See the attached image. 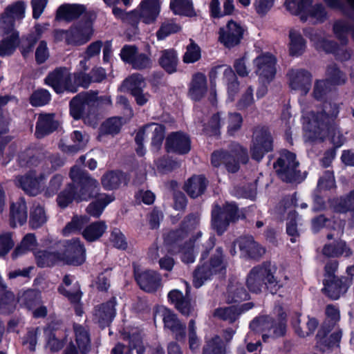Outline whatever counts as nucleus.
<instances>
[{
  "label": "nucleus",
  "instance_id": "44",
  "mask_svg": "<svg viewBox=\"0 0 354 354\" xmlns=\"http://www.w3.org/2000/svg\"><path fill=\"white\" fill-rule=\"evenodd\" d=\"M48 220L44 206L34 203L30 212L29 225L32 229H37L44 225Z\"/></svg>",
  "mask_w": 354,
  "mask_h": 354
},
{
  "label": "nucleus",
  "instance_id": "64",
  "mask_svg": "<svg viewBox=\"0 0 354 354\" xmlns=\"http://www.w3.org/2000/svg\"><path fill=\"white\" fill-rule=\"evenodd\" d=\"M312 3L313 0H286L285 4L292 14L300 16Z\"/></svg>",
  "mask_w": 354,
  "mask_h": 354
},
{
  "label": "nucleus",
  "instance_id": "29",
  "mask_svg": "<svg viewBox=\"0 0 354 354\" xmlns=\"http://www.w3.org/2000/svg\"><path fill=\"white\" fill-rule=\"evenodd\" d=\"M239 246L242 253L251 259H258L266 252L265 248L257 243L252 236L241 237Z\"/></svg>",
  "mask_w": 354,
  "mask_h": 354
},
{
  "label": "nucleus",
  "instance_id": "36",
  "mask_svg": "<svg viewBox=\"0 0 354 354\" xmlns=\"http://www.w3.org/2000/svg\"><path fill=\"white\" fill-rule=\"evenodd\" d=\"M160 66L169 74L177 71L178 58L176 51L173 48L165 49L160 51L158 58Z\"/></svg>",
  "mask_w": 354,
  "mask_h": 354
},
{
  "label": "nucleus",
  "instance_id": "56",
  "mask_svg": "<svg viewBox=\"0 0 354 354\" xmlns=\"http://www.w3.org/2000/svg\"><path fill=\"white\" fill-rule=\"evenodd\" d=\"M326 80L329 84L332 86H338L344 84L346 82V77L340 71L335 64L328 66L326 70Z\"/></svg>",
  "mask_w": 354,
  "mask_h": 354
},
{
  "label": "nucleus",
  "instance_id": "58",
  "mask_svg": "<svg viewBox=\"0 0 354 354\" xmlns=\"http://www.w3.org/2000/svg\"><path fill=\"white\" fill-rule=\"evenodd\" d=\"M240 314L241 312L234 306L219 308H217L214 312V315L216 317H218L224 321L228 322L229 323H233L235 322L238 319Z\"/></svg>",
  "mask_w": 354,
  "mask_h": 354
},
{
  "label": "nucleus",
  "instance_id": "7",
  "mask_svg": "<svg viewBox=\"0 0 354 354\" xmlns=\"http://www.w3.org/2000/svg\"><path fill=\"white\" fill-rule=\"evenodd\" d=\"M93 34L92 23L89 20L71 26L68 30H55L56 41H64L67 45L78 46L87 43Z\"/></svg>",
  "mask_w": 354,
  "mask_h": 354
},
{
  "label": "nucleus",
  "instance_id": "35",
  "mask_svg": "<svg viewBox=\"0 0 354 354\" xmlns=\"http://www.w3.org/2000/svg\"><path fill=\"white\" fill-rule=\"evenodd\" d=\"M86 8L81 4H64L59 7L56 13L57 20L71 21L84 13Z\"/></svg>",
  "mask_w": 354,
  "mask_h": 354
},
{
  "label": "nucleus",
  "instance_id": "24",
  "mask_svg": "<svg viewBox=\"0 0 354 354\" xmlns=\"http://www.w3.org/2000/svg\"><path fill=\"white\" fill-rule=\"evenodd\" d=\"M199 225V217L196 214L186 216L178 230L169 232L165 238L168 243L183 242L187 235L195 230Z\"/></svg>",
  "mask_w": 354,
  "mask_h": 354
},
{
  "label": "nucleus",
  "instance_id": "38",
  "mask_svg": "<svg viewBox=\"0 0 354 354\" xmlns=\"http://www.w3.org/2000/svg\"><path fill=\"white\" fill-rule=\"evenodd\" d=\"M207 181L203 176H194L184 185V189L192 198H196L204 193Z\"/></svg>",
  "mask_w": 354,
  "mask_h": 354
},
{
  "label": "nucleus",
  "instance_id": "59",
  "mask_svg": "<svg viewBox=\"0 0 354 354\" xmlns=\"http://www.w3.org/2000/svg\"><path fill=\"white\" fill-rule=\"evenodd\" d=\"M225 346L218 336H215L207 341L203 349V354H225Z\"/></svg>",
  "mask_w": 354,
  "mask_h": 354
},
{
  "label": "nucleus",
  "instance_id": "60",
  "mask_svg": "<svg viewBox=\"0 0 354 354\" xmlns=\"http://www.w3.org/2000/svg\"><path fill=\"white\" fill-rule=\"evenodd\" d=\"M300 320L298 317L292 322L295 332L300 337H304L314 333L318 326V322L315 318H309L306 326L301 328L299 326Z\"/></svg>",
  "mask_w": 354,
  "mask_h": 354
},
{
  "label": "nucleus",
  "instance_id": "49",
  "mask_svg": "<svg viewBox=\"0 0 354 354\" xmlns=\"http://www.w3.org/2000/svg\"><path fill=\"white\" fill-rule=\"evenodd\" d=\"M326 12L322 4L318 3L315 6H308L306 11L301 14L300 18L302 21H306L308 17H311L317 22H323L326 19Z\"/></svg>",
  "mask_w": 354,
  "mask_h": 354
},
{
  "label": "nucleus",
  "instance_id": "12",
  "mask_svg": "<svg viewBox=\"0 0 354 354\" xmlns=\"http://www.w3.org/2000/svg\"><path fill=\"white\" fill-rule=\"evenodd\" d=\"M226 267L223 260L221 248H217L214 254L211 257L209 263H207L198 266L194 272L193 283L196 288H200L205 281L208 279L213 274L221 272Z\"/></svg>",
  "mask_w": 354,
  "mask_h": 354
},
{
  "label": "nucleus",
  "instance_id": "25",
  "mask_svg": "<svg viewBox=\"0 0 354 354\" xmlns=\"http://www.w3.org/2000/svg\"><path fill=\"white\" fill-rule=\"evenodd\" d=\"M116 299L113 297L109 301L95 306L93 320L102 328L109 326L115 315Z\"/></svg>",
  "mask_w": 354,
  "mask_h": 354
},
{
  "label": "nucleus",
  "instance_id": "10",
  "mask_svg": "<svg viewBox=\"0 0 354 354\" xmlns=\"http://www.w3.org/2000/svg\"><path fill=\"white\" fill-rule=\"evenodd\" d=\"M97 93H81L70 102L71 115L76 120L82 118L85 123L95 125V122H90L88 116L93 108L99 104Z\"/></svg>",
  "mask_w": 354,
  "mask_h": 354
},
{
  "label": "nucleus",
  "instance_id": "28",
  "mask_svg": "<svg viewBox=\"0 0 354 354\" xmlns=\"http://www.w3.org/2000/svg\"><path fill=\"white\" fill-rule=\"evenodd\" d=\"M350 283V280L346 278L325 279L324 281V288L322 291L330 298L337 299L346 292Z\"/></svg>",
  "mask_w": 354,
  "mask_h": 354
},
{
  "label": "nucleus",
  "instance_id": "45",
  "mask_svg": "<svg viewBox=\"0 0 354 354\" xmlns=\"http://www.w3.org/2000/svg\"><path fill=\"white\" fill-rule=\"evenodd\" d=\"M71 139L74 142L71 145H62V150L68 153H75L85 147L88 142V136L80 131H75L71 134Z\"/></svg>",
  "mask_w": 354,
  "mask_h": 354
},
{
  "label": "nucleus",
  "instance_id": "42",
  "mask_svg": "<svg viewBox=\"0 0 354 354\" xmlns=\"http://www.w3.org/2000/svg\"><path fill=\"white\" fill-rule=\"evenodd\" d=\"M37 265L40 268L50 267L62 262L60 252L52 250H38L35 252Z\"/></svg>",
  "mask_w": 354,
  "mask_h": 354
},
{
  "label": "nucleus",
  "instance_id": "57",
  "mask_svg": "<svg viewBox=\"0 0 354 354\" xmlns=\"http://www.w3.org/2000/svg\"><path fill=\"white\" fill-rule=\"evenodd\" d=\"M335 209L340 213L354 211V189L337 199L335 205Z\"/></svg>",
  "mask_w": 354,
  "mask_h": 354
},
{
  "label": "nucleus",
  "instance_id": "8",
  "mask_svg": "<svg viewBox=\"0 0 354 354\" xmlns=\"http://www.w3.org/2000/svg\"><path fill=\"white\" fill-rule=\"evenodd\" d=\"M279 317L274 321L269 316H261L254 319L250 324L252 330L263 333L262 337L264 341L269 337L277 338L284 335L286 331V315L282 312V308H278Z\"/></svg>",
  "mask_w": 354,
  "mask_h": 354
},
{
  "label": "nucleus",
  "instance_id": "63",
  "mask_svg": "<svg viewBox=\"0 0 354 354\" xmlns=\"http://www.w3.org/2000/svg\"><path fill=\"white\" fill-rule=\"evenodd\" d=\"M331 89L332 86L327 81L318 80L314 84L313 95L317 100H323Z\"/></svg>",
  "mask_w": 354,
  "mask_h": 354
},
{
  "label": "nucleus",
  "instance_id": "51",
  "mask_svg": "<svg viewBox=\"0 0 354 354\" xmlns=\"http://www.w3.org/2000/svg\"><path fill=\"white\" fill-rule=\"evenodd\" d=\"M331 8L341 10L346 16L354 19V0H324Z\"/></svg>",
  "mask_w": 354,
  "mask_h": 354
},
{
  "label": "nucleus",
  "instance_id": "53",
  "mask_svg": "<svg viewBox=\"0 0 354 354\" xmlns=\"http://www.w3.org/2000/svg\"><path fill=\"white\" fill-rule=\"evenodd\" d=\"M75 187L73 185L68 184L67 187L62 190L57 196V205L62 208L67 207L74 200H76Z\"/></svg>",
  "mask_w": 354,
  "mask_h": 354
},
{
  "label": "nucleus",
  "instance_id": "15",
  "mask_svg": "<svg viewBox=\"0 0 354 354\" xmlns=\"http://www.w3.org/2000/svg\"><path fill=\"white\" fill-rule=\"evenodd\" d=\"M61 261L73 266L82 265L86 260V249L79 239H72L62 243Z\"/></svg>",
  "mask_w": 354,
  "mask_h": 354
},
{
  "label": "nucleus",
  "instance_id": "16",
  "mask_svg": "<svg viewBox=\"0 0 354 354\" xmlns=\"http://www.w3.org/2000/svg\"><path fill=\"white\" fill-rule=\"evenodd\" d=\"M25 5L23 2L17 1L8 6L0 17V30L3 35L10 36L15 33L19 37V33L14 29L15 21L24 17Z\"/></svg>",
  "mask_w": 354,
  "mask_h": 354
},
{
  "label": "nucleus",
  "instance_id": "37",
  "mask_svg": "<svg viewBox=\"0 0 354 354\" xmlns=\"http://www.w3.org/2000/svg\"><path fill=\"white\" fill-rule=\"evenodd\" d=\"M322 253L326 257L336 258L341 256L349 257L351 254V250L345 241L339 240L325 244Z\"/></svg>",
  "mask_w": 354,
  "mask_h": 354
},
{
  "label": "nucleus",
  "instance_id": "17",
  "mask_svg": "<svg viewBox=\"0 0 354 354\" xmlns=\"http://www.w3.org/2000/svg\"><path fill=\"white\" fill-rule=\"evenodd\" d=\"M45 83L51 86L57 93L68 91L75 93V85L73 84L72 74L66 68H57L45 78Z\"/></svg>",
  "mask_w": 354,
  "mask_h": 354
},
{
  "label": "nucleus",
  "instance_id": "2",
  "mask_svg": "<svg viewBox=\"0 0 354 354\" xmlns=\"http://www.w3.org/2000/svg\"><path fill=\"white\" fill-rule=\"evenodd\" d=\"M338 113L339 106L337 104L325 102L322 111L317 113L313 111L309 114L308 117L309 131L313 132L319 138L330 136L335 147L342 146L345 141V138L336 127L335 119Z\"/></svg>",
  "mask_w": 354,
  "mask_h": 354
},
{
  "label": "nucleus",
  "instance_id": "4",
  "mask_svg": "<svg viewBox=\"0 0 354 354\" xmlns=\"http://www.w3.org/2000/svg\"><path fill=\"white\" fill-rule=\"evenodd\" d=\"M249 160L247 149L238 143L233 142L228 150L215 151L212 155V164L218 167L224 165L230 173H236L240 169V164H246Z\"/></svg>",
  "mask_w": 354,
  "mask_h": 354
},
{
  "label": "nucleus",
  "instance_id": "48",
  "mask_svg": "<svg viewBox=\"0 0 354 354\" xmlns=\"http://www.w3.org/2000/svg\"><path fill=\"white\" fill-rule=\"evenodd\" d=\"M333 31L335 36L344 45L348 40V35L351 32L354 39V27L347 21L340 20L333 25Z\"/></svg>",
  "mask_w": 354,
  "mask_h": 354
},
{
  "label": "nucleus",
  "instance_id": "61",
  "mask_svg": "<svg viewBox=\"0 0 354 354\" xmlns=\"http://www.w3.org/2000/svg\"><path fill=\"white\" fill-rule=\"evenodd\" d=\"M17 44V35L12 33L0 41V56L10 55L13 53Z\"/></svg>",
  "mask_w": 354,
  "mask_h": 354
},
{
  "label": "nucleus",
  "instance_id": "20",
  "mask_svg": "<svg viewBox=\"0 0 354 354\" xmlns=\"http://www.w3.org/2000/svg\"><path fill=\"white\" fill-rule=\"evenodd\" d=\"M158 313L162 318L164 327L173 333L176 341L184 342L186 337L185 324L183 323L177 315L167 308L160 307Z\"/></svg>",
  "mask_w": 354,
  "mask_h": 354
},
{
  "label": "nucleus",
  "instance_id": "32",
  "mask_svg": "<svg viewBox=\"0 0 354 354\" xmlns=\"http://www.w3.org/2000/svg\"><path fill=\"white\" fill-rule=\"evenodd\" d=\"M201 236L202 233L201 232H198L196 236H192L183 243L182 242H178L169 244L177 245L178 247V252L181 253L182 261L186 263H191L195 260L194 248L196 245L198 246L199 239Z\"/></svg>",
  "mask_w": 354,
  "mask_h": 354
},
{
  "label": "nucleus",
  "instance_id": "27",
  "mask_svg": "<svg viewBox=\"0 0 354 354\" xmlns=\"http://www.w3.org/2000/svg\"><path fill=\"white\" fill-rule=\"evenodd\" d=\"M134 276L140 288L146 292H154L160 286V276L155 271L140 272L138 269L134 268Z\"/></svg>",
  "mask_w": 354,
  "mask_h": 354
},
{
  "label": "nucleus",
  "instance_id": "11",
  "mask_svg": "<svg viewBox=\"0 0 354 354\" xmlns=\"http://www.w3.org/2000/svg\"><path fill=\"white\" fill-rule=\"evenodd\" d=\"M70 177L74 183H78L81 187L77 194V201H87L91 198L99 196V183L86 171L74 166L71 168Z\"/></svg>",
  "mask_w": 354,
  "mask_h": 354
},
{
  "label": "nucleus",
  "instance_id": "40",
  "mask_svg": "<svg viewBox=\"0 0 354 354\" xmlns=\"http://www.w3.org/2000/svg\"><path fill=\"white\" fill-rule=\"evenodd\" d=\"M315 46L319 50L335 54L336 57L342 61L349 59L351 56L349 52L338 46L335 42L328 39L318 40L315 42Z\"/></svg>",
  "mask_w": 354,
  "mask_h": 354
},
{
  "label": "nucleus",
  "instance_id": "47",
  "mask_svg": "<svg viewBox=\"0 0 354 354\" xmlns=\"http://www.w3.org/2000/svg\"><path fill=\"white\" fill-rule=\"evenodd\" d=\"M74 332L76 337V342L82 353H86L90 349L91 340L88 330L80 324H74Z\"/></svg>",
  "mask_w": 354,
  "mask_h": 354
},
{
  "label": "nucleus",
  "instance_id": "13",
  "mask_svg": "<svg viewBox=\"0 0 354 354\" xmlns=\"http://www.w3.org/2000/svg\"><path fill=\"white\" fill-rule=\"evenodd\" d=\"M19 164L24 167L26 165H37L41 161H44V165L48 167L50 165V170H55L64 165L63 160L57 154H50L47 151H39L34 149H28L19 156Z\"/></svg>",
  "mask_w": 354,
  "mask_h": 354
},
{
  "label": "nucleus",
  "instance_id": "34",
  "mask_svg": "<svg viewBox=\"0 0 354 354\" xmlns=\"http://www.w3.org/2000/svg\"><path fill=\"white\" fill-rule=\"evenodd\" d=\"M10 225L15 227L17 225H21L27 221V206L24 198H19L10 206Z\"/></svg>",
  "mask_w": 354,
  "mask_h": 354
},
{
  "label": "nucleus",
  "instance_id": "54",
  "mask_svg": "<svg viewBox=\"0 0 354 354\" xmlns=\"http://www.w3.org/2000/svg\"><path fill=\"white\" fill-rule=\"evenodd\" d=\"M123 86L130 91L131 94L143 89L146 86L145 78L141 74L133 73L123 82Z\"/></svg>",
  "mask_w": 354,
  "mask_h": 354
},
{
  "label": "nucleus",
  "instance_id": "3",
  "mask_svg": "<svg viewBox=\"0 0 354 354\" xmlns=\"http://www.w3.org/2000/svg\"><path fill=\"white\" fill-rule=\"evenodd\" d=\"M326 315L328 320L324 322L317 335V346L322 352H328L338 348L342 338V331L339 329H336L328 335L335 324L339 319L338 309L333 305H328L326 308Z\"/></svg>",
  "mask_w": 354,
  "mask_h": 354
},
{
  "label": "nucleus",
  "instance_id": "18",
  "mask_svg": "<svg viewBox=\"0 0 354 354\" xmlns=\"http://www.w3.org/2000/svg\"><path fill=\"white\" fill-rule=\"evenodd\" d=\"M120 57L131 65L136 70L150 68L153 62L150 57L145 53H139L135 46L125 45L120 51Z\"/></svg>",
  "mask_w": 354,
  "mask_h": 354
},
{
  "label": "nucleus",
  "instance_id": "5",
  "mask_svg": "<svg viewBox=\"0 0 354 354\" xmlns=\"http://www.w3.org/2000/svg\"><path fill=\"white\" fill-rule=\"evenodd\" d=\"M89 218L87 216H75L63 229L64 236L71 233L82 231V236L88 242H94L100 239L107 230V225L104 221H97L87 225Z\"/></svg>",
  "mask_w": 354,
  "mask_h": 354
},
{
  "label": "nucleus",
  "instance_id": "41",
  "mask_svg": "<svg viewBox=\"0 0 354 354\" xmlns=\"http://www.w3.org/2000/svg\"><path fill=\"white\" fill-rule=\"evenodd\" d=\"M17 306L15 295L8 290L5 286L0 288V314L7 315L12 313Z\"/></svg>",
  "mask_w": 354,
  "mask_h": 354
},
{
  "label": "nucleus",
  "instance_id": "22",
  "mask_svg": "<svg viewBox=\"0 0 354 354\" xmlns=\"http://www.w3.org/2000/svg\"><path fill=\"white\" fill-rule=\"evenodd\" d=\"M243 28L240 24L230 20L219 30V41L227 48L238 45L243 38Z\"/></svg>",
  "mask_w": 354,
  "mask_h": 354
},
{
  "label": "nucleus",
  "instance_id": "52",
  "mask_svg": "<svg viewBox=\"0 0 354 354\" xmlns=\"http://www.w3.org/2000/svg\"><path fill=\"white\" fill-rule=\"evenodd\" d=\"M170 8L175 14L188 17L195 15L192 2L190 0H171Z\"/></svg>",
  "mask_w": 354,
  "mask_h": 354
},
{
  "label": "nucleus",
  "instance_id": "62",
  "mask_svg": "<svg viewBox=\"0 0 354 354\" xmlns=\"http://www.w3.org/2000/svg\"><path fill=\"white\" fill-rule=\"evenodd\" d=\"M147 130L148 132H151V144L152 145L158 149L163 141L165 138V129L162 125L157 124H151L147 126Z\"/></svg>",
  "mask_w": 354,
  "mask_h": 354
},
{
  "label": "nucleus",
  "instance_id": "46",
  "mask_svg": "<svg viewBox=\"0 0 354 354\" xmlns=\"http://www.w3.org/2000/svg\"><path fill=\"white\" fill-rule=\"evenodd\" d=\"M124 179V177L122 172L109 171L102 176L101 183L105 189L112 190L118 188Z\"/></svg>",
  "mask_w": 354,
  "mask_h": 354
},
{
  "label": "nucleus",
  "instance_id": "9",
  "mask_svg": "<svg viewBox=\"0 0 354 354\" xmlns=\"http://www.w3.org/2000/svg\"><path fill=\"white\" fill-rule=\"evenodd\" d=\"M245 218L234 203H226L222 207L215 205L212 211V225L218 235L225 232L232 222Z\"/></svg>",
  "mask_w": 354,
  "mask_h": 354
},
{
  "label": "nucleus",
  "instance_id": "31",
  "mask_svg": "<svg viewBox=\"0 0 354 354\" xmlns=\"http://www.w3.org/2000/svg\"><path fill=\"white\" fill-rule=\"evenodd\" d=\"M59 122L55 119L54 113H42L39 115L36 124L35 135L40 138L57 129Z\"/></svg>",
  "mask_w": 354,
  "mask_h": 354
},
{
  "label": "nucleus",
  "instance_id": "26",
  "mask_svg": "<svg viewBox=\"0 0 354 354\" xmlns=\"http://www.w3.org/2000/svg\"><path fill=\"white\" fill-rule=\"evenodd\" d=\"M165 145L167 151L178 154L187 153L191 149L189 138L182 132H174L169 134L166 139Z\"/></svg>",
  "mask_w": 354,
  "mask_h": 354
},
{
  "label": "nucleus",
  "instance_id": "21",
  "mask_svg": "<svg viewBox=\"0 0 354 354\" xmlns=\"http://www.w3.org/2000/svg\"><path fill=\"white\" fill-rule=\"evenodd\" d=\"M289 86L291 89L306 95L310 91L312 84V75L302 68H292L287 73Z\"/></svg>",
  "mask_w": 354,
  "mask_h": 354
},
{
  "label": "nucleus",
  "instance_id": "39",
  "mask_svg": "<svg viewBox=\"0 0 354 354\" xmlns=\"http://www.w3.org/2000/svg\"><path fill=\"white\" fill-rule=\"evenodd\" d=\"M248 297L249 295L241 283L235 279L230 281L227 290V302H241L248 299Z\"/></svg>",
  "mask_w": 354,
  "mask_h": 354
},
{
  "label": "nucleus",
  "instance_id": "1",
  "mask_svg": "<svg viewBox=\"0 0 354 354\" xmlns=\"http://www.w3.org/2000/svg\"><path fill=\"white\" fill-rule=\"evenodd\" d=\"M288 279L274 263L264 261L249 271L245 283L252 292L259 294L265 290L275 295L285 286Z\"/></svg>",
  "mask_w": 354,
  "mask_h": 354
},
{
  "label": "nucleus",
  "instance_id": "19",
  "mask_svg": "<svg viewBox=\"0 0 354 354\" xmlns=\"http://www.w3.org/2000/svg\"><path fill=\"white\" fill-rule=\"evenodd\" d=\"M276 58L270 53H263L254 59L255 73L261 82L270 83L276 73Z\"/></svg>",
  "mask_w": 354,
  "mask_h": 354
},
{
  "label": "nucleus",
  "instance_id": "55",
  "mask_svg": "<svg viewBox=\"0 0 354 354\" xmlns=\"http://www.w3.org/2000/svg\"><path fill=\"white\" fill-rule=\"evenodd\" d=\"M36 245L37 240L35 234L32 233L27 234L22 239L20 245L12 252V258H17L18 256L33 250Z\"/></svg>",
  "mask_w": 354,
  "mask_h": 354
},
{
  "label": "nucleus",
  "instance_id": "50",
  "mask_svg": "<svg viewBox=\"0 0 354 354\" xmlns=\"http://www.w3.org/2000/svg\"><path fill=\"white\" fill-rule=\"evenodd\" d=\"M290 53L292 55L302 54L306 48V44L301 34L295 30H291L289 33Z\"/></svg>",
  "mask_w": 354,
  "mask_h": 354
},
{
  "label": "nucleus",
  "instance_id": "6",
  "mask_svg": "<svg viewBox=\"0 0 354 354\" xmlns=\"http://www.w3.org/2000/svg\"><path fill=\"white\" fill-rule=\"evenodd\" d=\"M299 165L296 155L283 149L280 151L279 156L274 163V169L283 181L299 183L305 179L306 174L300 171Z\"/></svg>",
  "mask_w": 354,
  "mask_h": 354
},
{
  "label": "nucleus",
  "instance_id": "23",
  "mask_svg": "<svg viewBox=\"0 0 354 354\" xmlns=\"http://www.w3.org/2000/svg\"><path fill=\"white\" fill-rule=\"evenodd\" d=\"M45 178L44 174L38 176L35 171H31L24 176L17 177L15 183L27 194L36 196L41 192Z\"/></svg>",
  "mask_w": 354,
  "mask_h": 354
},
{
  "label": "nucleus",
  "instance_id": "43",
  "mask_svg": "<svg viewBox=\"0 0 354 354\" xmlns=\"http://www.w3.org/2000/svg\"><path fill=\"white\" fill-rule=\"evenodd\" d=\"M114 200V197L106 194L99 195L97 200L91 203L86 207L88 214L94 218H99L106 206Z\"/></svg>",
  "mask_w": 354,
  "mask_h": 354
},
{
  "label": "nucleus",
  "instance_id": "14",
  "mask_svg": "<svg viewBox=\"0 0 354 354\" xmlns=\"http://www.w3.org/2000/svg\"><path fill=\"white\" fill-rule=\"evenodd\" d=\"M272 137L265 127H257L253 132L252 145L250 148L252 159L260 161L264 155L272 150Z\"/></svg>",
  "mask_w": 354,
  "mask_h": 354
},
{
  "label": "nucleus",
  "instance_id": "30",
  "mask_svg": "<svg viewBox=\"0 0 354 354\" xmlns=\"http://www.w3.org/2000/svg\"><path fill=\"white\" fill-rule=\"evenodd\" d=\"M207 91V78L202 73L193 75L189 86L188 95L195 101L201 100Z\"/></svg>",
  "mask_w": 354,
  "mask_h": 354
},
{
  "label": "nucleus",
  "instance_id": "33",
  "mask_svg": "<svg viewBox=\"0 0 354 354\" xmlns=\"http://www.w3.org/2000/svg\"><path fill=\"white\" fill-rule=\"evenodd\" d=\"M160 10L159 0H142L139 8L141 20L145 24L154 22L160 13Z\"/></svg>",
  "mask_w": 354,
  "mask_h": 354
}]
</instances>
